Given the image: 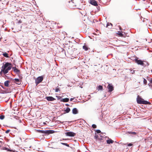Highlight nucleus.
<instances>
[{
    "mask_svg": "<svg viewBox=\"0 0 152 152\" xmlns=\"http://www.w3.org/2000/svg\"><path fill=\"white\" fill-rule=\"evenodd\" d=\"M10 63L7 62L2 67L1 72H3L4 74H6L8 73V71L11 69V66Z\"/></svg>",
    "mask_w": 152,
    "mask_h": 152,
    "instance_id": "f257e3e1",
    "label": "nucleus"
},
{
    "mask_svg": "<svg viewBox=\"0 0 152 152\" xmlns=\"http://www.w3.org/2000/svg\"><path fill=\"white\" fill-rule=\"evenodd\" d=\"M37 132L39 133L45 134L46 135L54 133L55 132V131L53 130H37Z\"/></svg>",
    "mask_w": 152,
    "mask_h": 152,
    "instance_id": "f03ea898",
    "label": "nucleus"
},
{
    "mask_svg": "<svg viewBox=\"0 0 152 152\" xmlns=\"http://www.w3.org/2000/svg\"><path fill=\"white\" fill-rule=\"evenodd\" d=\"M137 102L138 104H150L151 103L146 101L140 98H137Z\"/></svg>",
    "mask_w": 152,
    "mask_h": 152,
    "instance_id": "7ed1b4c3",
    "label": "nucleus"
},
{
    "mask_svg": "<svg viewBox=\"0 0 152 152\" xmlns=\"http://www.w3.org/2000/svg\"><path fill=\"white\" fill-rule=\"evenodd\" d=\"M94 137L95 139L99 141L100 142H103V141L102 140H103V138H104V137H102L101 135L100 136L99 135H98L97 134H95Z\"/></svg>",
    "mask_w": 152,
    "mask_h": 152,
    "instance_id": "20e7f679",
    "label": "nucleus"
},
{
    "mask_svg": "<svg viewBox=\"0 0 152 152\" xmlns=\"http://www.w3.org/2000/svg\"><path fill=\"white\" fill-rule=\"evenodd\" d=\"M43 77L42 76H39L35 80V83L37 85L39 83L41 82L43 80Z\"/></svg>",
    "mask_w": 152,
    "mask_h": 152,
    "instance_id": "39448f33",
    "label": "nucleus"
},
{
    "mask_svg": "<svg viewBox=\"0 0 152 152\" xmlns=\"http://www.w3.org/2000/svg\"><path fill=\"white\" fill-rule=\"evenodd\" d=\"M135 62L139 65H140L142 66H145V64H144V61H142L140 60H138L137 59H135Z\"/></svg>",
    "mask_w": 152,
    "mask_h": 152,
    "instance_id": "423d86ee",
    "label": "nucleus"
},
{
    "mask_svg": "<svg viewBox=\"0 0 152 152\" xmlns=\"http://www.w3.org/2000/svg\"><path fill=\"white\" fill-rule=\"evenodd\" d=\"M66 135L69 137H74L75 135V134L72 132H68L65 133Z\"/></svg>",
    "mask_w": 152,
    "mask_h": 152,
    "instance_id": "0eeeda50",
    "label": "nucleus"
},
{
    "mask_svg": "<svg viewBox=\"0 0 152 152\" xmlns=\"http://www.w3.org/2000/svg\"><path fill=\"white\" fill-rule=\"evenodd\" d=\"M107 88H108L109 90L108 91L109 92H111L113 90V87L111 84H109Z\"/></svg>",
    "mask_w": 152,
    "mask_h": 152,
    "instance_id": "6e6552de",
    "label": "nucleus"
},
{
    "mask_svg": "<svg viewBox=\"0 0 152 152\" xmlns=\"http://www.w3.org/2000/svg\"><path fill=\"white\" fill-rule=\"evenodd\" d=\"M126 134H130V135L131 136H133L132 135H136L137 134V133L134 132L127 131L126 132Z\"/></svg>",
    "mask_w": 152,
    "mask_h": 152,
    "instance_id": "1a4fd4ad",
    "label": "nucleus"
},
{
    "mask_svg": "<svg viewBox=\"0 0 152 152\" xmlns=\"http://www.w3.org/2000/svg\"><path fill=\"white\" fill-rule=\"evenodd\" d=\"M47 100L48 101H53L56 99L52 96H47L46 97Z\"/></svg>",
    "mask_w": 152,
    "mask_h": 152,
    "instance_id": "9d476101",
    "label": "nucleus"
},
{
    "mask_svg": "<svg viewBox=\"0 0 152 152\" xmlns=\"http://www.w3.org/2000/svg\"><path fill=\"white\" fill-rule=\"evenodd\" d=\"M14 82L18 84H20L21 83V81L18 79L15 78L14 80Z\"/></svg>",
    "mask_w": 152,
    "mask_h": 152,
    "instance_id": "9b49d317",
    "label": "nucleus"
},
{
    "mask_svg": "<svg viewBox=\"0 0 152 152\" xmlns=\"http://www.w3.org/2000/svg\"><path fill=\"white\" fill-rule=\"evenodd\" d=\"M90 3L91 4H92L94 6H97V4L96 2L94 0H91L90 1Z\"/></svg>",
    "mask_w": 152,
    "mask_h": 152,
    "instance_id": "f8f14e48",
    "label": "nucleus"
},
{
    "mask_svg": "<svg viewBox=\"0 0 152 152\" xmlns=\"http://www.w3.org/2000/svg\"><path fill=\"white\" fill-rule=\"evenodd\" d=\"M72 112L73 114H76L78 113V110L76 108H74L72 110Z\"/></svg>",
    "mask_w": 152,
    "mask_h": 152,
    "instance_id": "ddd939ff",
    "label": "nucleus"
},
{
    "mask_svg": "<svg viewBox=\"0 0 152 152\" xmlns=\"http://www.w3.org/2000/svg\"><path fill=\"white\" fill-rule=\"evenodd\" d=\"M12 69L13 70L14 72L17 74L19 73L20 72V71L18 69H17L15 67H13Z\"/></svg>",
    "mask_w": 152,
    "mask_h": 152,
    "instance_id": "4468645a",
    "label": "nucleus"
},
{
    "mask_svg": "<svg viewBox=\"0 0 152 152\" xmlns=\"http://www.w3.org/2000/svg\"><path fill=\"white\" fill-rule=\"evenodd\" d=\"M61 101L64 102H67L69 101V99L68 98H66L64 99H61Z\"/></svg>",
    "mask_w": 152,
    "mask_h": 152,
    "instance_id": "2eb2a0df",
    "label": "nucleus"
},
{
    "mask_svg": "<svg viewBox=\"0 0 152 152\" xmlns=\"http://www.w3.org/2000/svg\"><path fill=\"white\" fill-rule=\"evenodd\" d=\"M114 142V141L111 139L107 140V142L108 144L113 143Z\"/></svg>",
    "mask_w": 152,
    "mask_h": 152,
    "instance_id": "dca6fc26",
    "label": "nucleus"
},
{
    "mask_svg": "<svg viewBox=\"0 0 152 152\" xmlns=\"http://www.w3.org/2000/svg\"><path fill=\"white\" fill-rule=\"evenodd\" d=\"M112 24L111 23H107V27L108 28H112Z\"/></svg>",
    "mask_w": 152,
    "mask_h": 152,
    "instance_id": "f3484780",
    "label": "nucleus"
},
{
    "mask_svg": "<svg viewBox=\"0 0 152 152\" xmlns=\"http://www.w3.org/2000/svg\"><path fill=\"white\" fill-rule=\"evenodd\" d=\"M103 89V87L101 85L99 86L98 88H97V89H98V90H102Z\"/></svg>",
    "mask_w": 152,
    "mask_h": 152,
    "instance_id": "a211bd4d",
    "label": "nucleus"
},
{
    "mask_svg": "<svg viewBox=\"0 0 152 152\" xmlns=\"http://www.w3.org/2000/svg\"><path fill=\"white\" fill-rule=\"evenodd\" d=\"M4 86H5L7 87L9 86V81H6L4 82Z\"/></svg>",
    "mask_w": 152,
    "mask_h": 152,
    "instance_id": "6ab92c4d",
    "label": "nucleus"
},
{
    "mask_svg": "<svg viewBox=\"0 0 152 152\" xmlns=\"http://www.w3.org/2000/svg\"><path fill=\"white\" fill-rule=\"evenodd\" d=\"M83 49L86 51L88 49V47L86 45H84L83 46Z\"/></svg>",
    "mask_w": 152,
    "mask_h": 152,
    "instance_id": "aec40b11",
    "label": "nucleus"
},
{
    "mask_svg": "<svg viewBox=\"0 0 152 152\" xmlns=\"http://www.w3.org/2000/svg\"><path fill=\"white\" fill-rule=\"evenodd\" d=\"M70 109L69 107H67L65 110V111L66 112V113H68L70 112Z\"/></svg>",
    "mask_w": 152,
    "mask_h": 152,
    "instance_id": "412c9836",
    "label": "nucleus"
},
{
    "mask_svg": "<svg viewBox=\"0 0 152 152\" xmlns=\"http://www.w3.org/2000/svg\"><path fill=\"white\" fill-rule=\"evenodd\" d=\"M3 56L6 57H7V58H8L9 57V56H8V54L7 53H4L3 54Z\"/></svg>",
    "mask_w": 152,
    "mask_h": 152,
    "instance_id": "4be33fe9",
    "label": "nucleus"
},
{
    "mask_svg": "<svg viewBox=\"0 0 152 152\" xmlns=\"http://www.w3.org/2000/svg\"><path fill=\"white\" fill-rule=\"evenodd\" d=\"M61 144L63 145H65L67 147H69V145L67 143H63V142H61Z\"/></svg>",
    "mask_w": 152,
    "mask_h": 152,
    "instance_id": "5701e85b",
    "label": "nucleus"
},
{
    "mask_svg": "<svg viewBox=\"0 0 152 152\" xmlns=\"http://www.w3.org/2000/svg\"><path fill=\"white\" fill-rule=\"evenodd\" d=\"M4 116L2 115L0 116V119L1 120H3L4 118Z\"/></svg>",
    "mask_w": 152,
    "mask_h": 152,
    "instance_id": "b1692460",
    "label": "nucleus"
},
{
    "mask_svg": "<svg viewBox=\"0 0 152 152\" xmlns=\"http://www.w3.org/2000/svg\"><path fill=\"white\" fill-rule=\"evenodd\" d=\"M143 83L144 84H146L147 83V80L145 78H143Z\"/></svg>",
    "mask_w": 152,
    "mask_h": 152,
    "instance_id": "393cba45",
    "label": "nucleus"
},
{
    "mask_svg": "<svg viewBox=\"0 0 152 152\" xmlns=\"http://www.w3.org/2000/svg\"><path fill=\"white\" fill-rule=\"evenodd\" d=\"M92 127L94 128H96V125L93 124L92 126Z\"/></svg>",
    "mask_w": 152,
    "mask_h": 152,
    "instance_id": "a878e982",
    "label": "nucleus"
},
{
    "mask_svg": "<svg viewBox=\"0 0 152 152\" xmlns=\"http://www.w3.org/2000/svg\"><path fill=\"white\" fill-rule=\"evenodd\" d=\"M59 91V89L58 88H56L55 89V92H58Z\"/></svg>",
    "mask_w": 152,
    "mask_h": 152,
    "instance_id": "bb28decb",
    "label": "nucleus"
},
{
    "mask_svg": "<svg viewBox=\"0 0 152 152\" xmlns=\"http://www.w3.org/2000/svg\"><path fill=\"white\" fill-rule=\"evenodd\" d=\"M96 133H97V134L99 133H100L101 132L100 130H96Z\"/></svg>",
    "mask_w": 152,
    "mask_h": 152,
    "instance_id": "cd10ccee",
    "label": "nucleus"
},
{
    "mask_svg": "<svg viewBox=\"0 0 152 152\" xmlns=\"http://www.w3.org/2000/svg\"><path fill=\"white\" fill-rule=\"evenodd\" d=\"M134 71H135L134 70H130V72H131V73H132V74H133L134 73Z\"/></svg>",
    "mask_w": 152,
    "mask_h": 152,
    "instance_id": "c85d7f7f",
    "label": "nucleus"
},
{
    "mask_svg": "<svg viewBox=\"0 0 152 152\" xmlns=\"http://www.w3.org/2000/svg\"><path fill=\"white\" fill-rule=\"evenodd\" d=\"M10 130H9V129H8V130H7L6 132H5V133H6V134H7L8 133L10 132Z\"/></svg>",
    "mask_w": 152,
    "mask_h": 152,
    "instance_id": "c756f323",
    "label": "nucleus"
},
{
    "mask_svg": "<svg viewBox=\"0 0 152 152\" xmlns=\"http://www.w3.org/2000/svg\"><path fill=\"white\" fill-rule=\"evenodd\" d=\"M5 149L6 150H7L8 151H11V150L8 148H5Z\"/></svg>",
    "mask_w": 152,
    "mask_h": 152,
    "instance_id": "7c9ffc66",
    "label": "nucleus"
},
{
    "mask_svg": "<svg viewBox=\"0 0 152 152\" xmlns=\"http://www.w3.org/2000/svg\"><path fill=\"white\" fill-rule=\"evenodd\" d=\"M132 145V143H129V144H128L127 145L128 146H131Z\"/></svg>",
    "mask_w": 152,
    "mask_h": 152,
    "instance_id": "2f4dec72",
    "label": "nucleus"
},
{
    "mask_svg": "<svg viewBox=\"0 0 152 152\" xmlns=\"http://www.w3.org/2000/svg\"><path fill=\"white\" fill-rule=\"evenodd\" d=\"M56 97H57V98L58 99H60L61 98V97L59 96H56Z\"/></svg>",
    "mask_w": 152,
    "mask_h": 152,
    "instance_id": "473e14b6",
    "label": "nucleus"
},
{
    "mask_svg": "<svg viewBox=\"0 0 152 152\" xmlns=\"http://www.w3.org/2000/svg\"><path fill=\"white\" fill-rule=\"evenodd\" d=\"M118 34L120 36H122L123 35L120 32Z\"/></svg>",
    "mask_w": 152,
    "mask_h": 152,
    "instance_id": "72a5a7b5",
    "label": "nucleus"
},
{
    "mask_svg": "<svg viewBox=\"0 0 152 152\" xmlns=\"http://www.w3.org/2000/svg\"><path fill=\"white\" fill-rule=\"evenodd\" d=\"M74 99V98H71L70 99V101H72Z\"/></svg>",
    "mask_w": 152,
    "mask_h": 152,
    "instance_id": "f704fd0d",
    "label": "nucleus"
},
{
    "mask_svg": "<svg viewBox=\"0 0 152 152\" xmlns=\"http://www.w3.org/2000/svg\"><path fill=\"white\" fill-rule=\"evenodd\" d=\"M67 139H63V140H67Z\"/></svg>",
    "mask_w": 152,
    "mask_h": 152,
    "instance_id": "c9c22d12",
    "label": "nucleus"
},
{
    "mask_svg": "<svg viewBox=\"0 0 152 152\" xmlns=\"http://www.w3.org/2000/svg\"><path fill=\"white\" fill-rule=\"evenodd\" d=\"M66 105L67 106H69V104H66Z\"/></svg>",
    "mask_w": 152,
    "mask_h": 152,
    "instance_id": "e433bc0d",
    "label": "nucleus"
}]
</instances>
